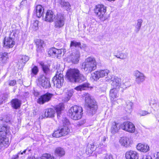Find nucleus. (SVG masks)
Here are the masks:
<instances>
[{
  "label": "nucleus",
  "instance_id": "1",
  "mask_svg": "<svg viewBox=\"0 0 159 159\" xmlns=\"http://www.w3.org/2000/svg\"><path fill=\"white\" fill-rule=\"evenodd\" d=\"M66 76L69 81L73 83H81L87 81L85 77L80 73L77 69H69L66 73Z\"/></svg>",
  "mask_w": 159,
  "mask_h": 159
},
{
  "label": "nucleus",
  "instance_id": "2",
  "mask_svg": "<svg viewBox=\"0 0 159 159\" xmlns=\"http://www.w3.org/2000/svg\"><path fill=\"white\" fill-rule=\"evenodd\" d=\"M84 98L85 102V105L88 107L87 112L90 116H93L95 114L97 108L96 101L91 98L90 95L88 93L84 94Z\"/></svg>",
  "mask_w": 159,
  "mask_h": 159
},
{
  "label": "nucleus",
  "instance_id": "3",
  "mask_svg": "<svg viewBox=\"0 0 159 159\" xmlns=\"http://www.w3.org/2000/svg\"><path fill=\"white\" fill-rule=\"evenodd\" d=\"M97 65L95 58L92 57H89L86 58L83 63L82 68L85 71L90 73L96 69Z\"/></svg>",
  "mask_w": 159,
  "mask_h": 159
},
{
  "label": "nucleus",
  "instance_id": "4",
  "mask_svg": "<svg viewBox=\"0 0 159 159\" xmlns=\"http://www.w3.org/2000/svg\"><path fill=\"white\" fill-rule=\"evenodd\" d=\"M10 131L9 127L6 125H0V148L8 145L9 139L6 137V135Z\"/></svg>",
  "mask_w": 159,
  "mask_h": 159
},
{
  "label": "nucleus",
  "instance_id": "5",
  "mask_svg": "<svg viewBox=\"0 0 159 159\" xmlns=\"http://www.w3.org/2000/svg\"><path fill=\"white\" fill-rule=\"evenodd\" d=\"M83 114L82 107L76 105L72 106L69 110V116L71 119L74 120L80 119Z\"/></svg>",
  "mask_w": 159,
  "mask_h": 159
},
{
  "label": "nucleus",
  "instance_id": "6",
  "mask_svg": "<svg viewBox=\"0 0 159 159\" xmlns=\"http://www.w3.org/2000/svg\"><path fill=\"white\" fill-rule=\"evenodd\" d=\"M19 32L17 29H15L11 32L8 37H5L4 39V46L7 48H12L15 45V37L17 35Z\"/></svg>",
  "mask_w": 159,
  "mask_h": 159
},
{
  "label": "nucleus",
  "instance_id": "7",
  "mask_svg": "<svg viewBox=\"0 0 159 159\" xmlns=\"http://www.w3.org/2000/svg\"><path fill=\"white\" fill-rule=\"evenodd\" d=\"M106 11V7L103 5H97L95 10V12L98 17L102 21L107 19L105 14Z\"/></svg>",
  "mask_w": 159,
  "mask_h": 159
},
{
  "label": "nucleus",
  "instance_id": "8",
  "mask_svg": "<svg viewBox=\"0 0 159 159\" xmlns=\"http://www.w3.org/2000/svg\"><path fill=\"white\" fill-rule=\"evenodd\" d=\"M52 81L54 86L57 88H61L63 85L64 82L63 71L57 72L52 79Z\"/></svg>",
  "mask_w": 159,
  "mask_h": 159
},
{
  "label": "nucleus",
  "instance_id": "9",
  "mask_svg": "<svg viewBox=\"0 0 159 159\" xmlns=\"http://www.w3.org/2000/svg\"><path fill=\"white\" fill-rule=\"evenodd\" d=\"M54 22V27L56 28H60L64 25L66 18L63 14L61 13H57L55 17Z\"/></svg>",
  "mask_w": 159,
  "mask_h": 159
},
{
  "label": "nucleus",
  "instance_id": "10",
  "mask_svg": "<svg viewBox=\"0 0 159 159\" xmlns=\"http://www.w3.org/2000/svg\"><path fill=\"white\" fill-rule=\"evenodd\" d=\"M38 84L43 88L46 89L51 87V84L48 79L43 75L40 76L38 79Z\"/></svg>",
  "mask_w": 159,
  "mask_h": 159
},
{
  "label": "nucleus",
  "instance_id": "11",
  "mask_svg": "<svg viewBox=\"0 0 159 159\" xmlns=\"http://www.w3.org/2000/svg\"><path fill=\"white\" fill-rule=\"evenodd\" d=\"M120 127L123 130L130 133H134L135 131L134 125L129 121L124 122L121 124Z\"/></svg>",
  "mask_w": 159,
  "mask_h": 159
},
{
  "label": "nucleus",
  "instance_id": "12",
  "mask_svg": "<svg viewBox=\"0 0 159 159\" xmlns=\"http://www.w3.org/2000/svg\"><path fill=\"white\" fill-rule=\"evenodd\" d=\"M69 131V129L67 126H63L60 129L55 130L52 136L53 137L59 138L67 134Z\"/></svg>",
  "mask_w": 159,
  "mask_h": 159
},
{
  "label": "nucleus",
  "instance_id": "13",
  "mask_svg": "<svg viewBox=\"0 0 159 159\" xmlns=\"http://www.w3.org/2000/svg\"><path fill=\"white\" fill-rule=\"evenodd\" d=\"M134 75L135 77V82L139 84H140L144 82L146 78L143 73L138 70H136L134 72Z\"/></svg>",
  "mask_w": 159,
  "mask_h": 159
},
{
  "label": "nucleus",
  "instance_id": "14",
  "mask_svg": "<svg viewBox=\"0 0 159 159\" xmlns=\"http://www.w3.org/2000/svg\"><path fill=\"white\" fill-rule=\"evenodd\" d=\"M111 85L112 89L117 90H119L121 86V80L117 76H114L111 79Z\"/></svg>",
  "mask_w": 159,
  "mask_h": 159
},
{
  "label": "nucleus",
  "instance_id": "15",
  "mask_svg": "<svg viewBox=\"0 0 159 159\" xmlns=\"http://www.w3.org/2000/svg\"><path fill=\"white\" fill-rule=\"evenodd\" d=\"M108 73L109 70L107 69L97 71L92 74V76L94 80H97L100 78L107 75Z\"/></svg>",
  "mask_w": 159,
  "mask_h": 159
},
{
  "label": "nucleus",
  "instance_id": "16",
  "mask_svg": "<svg viewBox=\"0 0 159 159\" xmlns=\"http://www.w3.org/2000/svg\"><path fill=\"white\" fill-rule=\"evenodd\" d=\"M53 95L49 93L41 96L38 99L37 102L40 104H43L50 101Z\"/></svg>",
  "mask_w": 159,
  "mask_h": 159
},
{
  "label": "nucleus",
  "instance_id": "17",
  "mask_svg": "<svg viewBox=\"0 0 159 159\" xmlns=\"http://www.w3.org/2000/svg\"><path fill=\"white\" fill-rule=\"evenodd\" d=\"M80 57V52L76 51L72 52L69 56L67 57V60L69 62H71L72 63L76 64L79 62Z\"/></svg>",
  "mask_w": 159,
  "mask_h": 159
},
{
  "label": "nucleus",
  "instance_id": "18",
  "mask_svg": "<svg viewBox=\"0 0 159 159\" xmlns=\"http://www.w3.org/2000/svg\"><path fill=\"white\" fill-rule=\"evenodd\" d=\"M56 17V16L52 11L48 10L45 14V20L50 22H52Z\"/></svg>",
  "mask_w": 159,
  "mask_h": 159
},
{
  "label": "nucleus",
  "instance_id": "19",
  "mask_svg": "<svg viewBox=\"0 0 159 159\" xmlns=\"http://www.w3.org/2000/svg\"><path fill=\"white\" fill-rule=\"evenodd\" d=\"M55 112L54 109L50 108L46 109L44 114L39 117V119H42L44 117H52L54 116Z\"/></svg>",
  "mask_w": 159,
  "mask_h": 159
},
{
  "label": "nucleus",
  "instance_id": "20",
  "mask_svg": "<svg viewBox=\"0 0 159 159\" xmlns=\"http://www.w3.org/2000/svg\"><path fill=\"white\" fill-rule=\"evenodd\" d=\"M126 159H138V153L136 151L130 150L126 152L125 154Z\"/></svg>",
  "mask_w": 159,
  "mask_h": 159
},
{
  "label": "nucleus",
  "instance_id": "21",
  "mask_svg": "<svg viewBox=\"0 0 159 159\" xmlns=\"http://www.w3.org/2000/svg\"><path fill=\"white\" fill-rule=\"evenodd\" d=\"M44 11L43 7L41 5H38L35 8L34 14L36 15L38 18H40L43 16Z\"/></svg>",
  "mask_w": 159,
  "mask_h": 159
},
{
  "label": "nucleus",
  "instance_id": "22",
  "mask_svg": "<svg viewBox=\"0 0 159 159\" xmlns=\"http://www.w3.org/2000/svg\"><path fill=\"white\" fill-rule=\"evenodd\" d=\"M137 149L139 151L146 152L149 150V147L146 144L139 143L136 146Z\"/></svg>",
  "mask_w": 159,
  "mask_h": 159
},
{
  "label": "nucleus",
  "instance_id": "23",
  "mask_svg": "<svg viewBox=\"0 0 159 159\" xmlns=\"http://www.w3.org/2000/svg\"><path fill=\"white\" fill-rule=\"evenodd\" d=\"M8 59V53L6 52L0 53V65L7 63Z\"/></svg>",
  "mask_w": 159,
  "mask_h": 159
},
{
  "label": "nucleus",
  "instance_id": "24",
  "mask_svg": "<svg viewBox=\"0 0 159 159\" xmlns=\"http://www.w3.org/2000/svg\"><path fill=\"white\" fill-rule=\"evenodd\" d=\"M120 143L122 146L126 148L129 147L130 144L129 138L126 137L121 138L120 139Z\"/></svg>",
  "mask_w": 159,
  "mask_h": 159
},
{
  "label": "nucleus",
  "instance_id": "25",
  "mask_svg": "<svg viewBox=\"0 0 159 159\" xmlns=\"http://www.w3.org/2000/svg\"><path fill=\"white\" fill-rule=\"evenodd\" d=\"M116 89H112L110 90L109 96L111 102L116 100V98L118 97V94Z\"/></svg>",
  "mask_w": 159,
  "mask_h": 159
},
{
  "label": "nucleus",
  "instance_id": "26",
  "mask_svg": "<svg viewBox=\"0 0 159 159\" xmlns=\"http://www.w3.org/2000/svg\"><path fill=\"white\" fill-rule=\"evenodd\" d=\"M119 125L115 122H113L111 125V132L112 134H115L118 132L119 129Z\"/></svg>",
  "mask_w": 159,
  "mask_h": 159
},
{
  "label": "nucleus",
  "instance_id": "27",
  "mask_svg": "<svg viewBox=\"0 0 159 159\" xmlns=\"http://www.w3.org/2000/svg\"><path fill=\"white\" fill-rule=\"evenodd\" d=\"M59 3L61 7L65 9L67 11L70 10V5L69 2H66L64 0H60Z\"/></svg>",
  "mask_w": 159,
  "mask_h": 159
},
{
  "label": "nucleus",
  "instance_id": "28",
  "mask_svg": "<svg viewBox=\"0 0 159 159\" xmlns=\"http://www.w3.org/2000/svg\"><path fill=\"white\" fill-rule=\"evenodd\" d=\"M64 109V105L63 103H60L57 106L56 110L57 113V117L58 119H60L61 117V111Z\"/></svg>",
  "mask_w": 159,
  "mask_h": 159
},
{
  "label": "nucleus",
  "instance_id": "29",
  "mask_svg": "<svg viewBox=\"0 0 159 159\" xmlns=\"http://www.w3.org/2000/svg\"><path fill=\"white\" fill-rule=\"evenodd\" d=\"M55 154L58 156L61 157L64 156L65 153L64 149L58 147L55 150Z\"/></svg>",
  "mask_w": 159,
  "mask_h": 159
},
{
  "label": "nucleus",
  "instance_id": "30",
  "mask_svg": "<svg viewBox=\"0 0 159 159\" xmlns=\"http://www.w3.org/2000/svg\"><path fill=\"white\" fill-rule=\"evenodd\" d=\"M20 102L18 99H13L11 101V107L14 109H18L20 107Z\"/></svg>",
  "mask_w": 159,
  "mask_h": 159
},
{
  "label": "nucleus",
  "instance_id": "31",
  "mask_svg": "<svg viewBox=\"0 0 159 159\" xmlns=\"http://www.w3.org/2000/svg\"><path fill=\"white\" fill-rule=\"evenodd\" d=\"M40 65L42 68L43 70L44 73L47 74L50 72V70L49 69L50 66L48 65L44 64V63L42 62H40L39 63Z\"/></svg>",
  "mask_w": 159,
  "mask_h": 159
},
{
  "label": "nucleus",
  "instance_id": "32",
  "mask_svg": "<svg viewBox=\"0 0 159 159\" xmlns=\"http://www.w3.org/2000/svg\"><path fill=\"white\" fill-rule=\"evenodd\" d=\"M89 84L87 82L80 85L75 88V89L78 91H82L85 90L89 87Z\"/></svg>",
  "mask_w": 159,
  "mask_h": 159
},
{
  "label": "nucleus",
  "instance_id": "33",
  "mask_svg": "<svg viewBox=\"0 0 159 159\" xmlns=\"http://www.w3.org/2000/svg\"><path fill=\"white\" fill-rule=\"evenodd\" d=\"M143 22V20L142 19H139L137 20V23L135 26V32L138 33L140 30L142 24Z\"/></svg>",
  "mask_w": 159,
  "mask_h": 159
},
{
  "label": "nucleus",
  "instance_id": "34",
  "mask_svg": "<svg viewBox=\"0 0 159 159\" xmlns=\"http://www.w3.org/2000/svg\"><path fill=\"white\" fill-rule=\"evenodd\" d=\"M133 105V103L130 101H128L126 102V106L125 109L127 112L130 113L131 112Z\"/></svg>",
  "mask_w": 159,
  "mask_h": 159
},
{
  "label": "nucleus",
  "instance_id": "35",
  "mask_svg": "<svg viewBox=\"0 0 159 159\" xmlns=\"http://www.w3.org/2000/svg\"><path fill=\"white\" fill-rule=\"evenodd\" d=\"M37 48V51H39L41 49L44 44V42L41 39H37L35 42Z\"/></svg>",
  "mask_w": 159,
  "mask_h": 159
},
{
  "label": "nucleus",
  "instance_id": "36",
  "mask_svg": "<svg viewBox=\"0 0 159 159\" xmlns=\"http://www.w3.org/2000/svg\"><path fill=\"white\" fill-rule=\"evenodd\" d=\"M94 144L93 143L88 145L86 148V152L91 154L94 151Z\"/></svg>",
  "mask_w": 159,
  "mask_h": 159
},
{
  "label": "nucleus",
  "instance_id": "37",
  "mask_svg": "<svg viewBox=\"0 0 159 159\" xmlns=\"http://www.w3.org/2000/svg\"><path fill=\"white\" fill-rule=\"evenodd\" d=\"M78 47L80 48H81V45L80 42H77L75 41H71L70 44V47Z\"/></svg>",
  "mask_w": 159,
  "mask_h": 159
},
{
  "label": "nucleus",
  "instance_id": "38",
  "mask_svg": "<svg viewBox=\"0 0 159 159\" xmlns=\"http://www.w3.org/2000/svg\"><path fill=\"white\" fill-rule=\"evenodd\" d=\"M39 159H56L55 158L48 153L43 154Z\"/></svg>",
  "mask_w": 159,
  "mask_h": 159
},
{
  "label": "nucleus",
  "instance_id": "39",
  "mask_svg": "<svg viewBox=\"0 0 159 159\" xmlns=\"http://www.w3.org/2000/svg\"><path fill=\"white\" fill-rule=\"evenodd\" d=\"M8 95L7 94H3L0 98V105L2 104L3 102H5L7 98Z\"/></svg>",
  "mask_w": 159,
  "mask_h": 159
},
{
  "label": "nucleus",
  "instance_id": "40",
  "mask_svg": "<svg viewBox=\"0 0 159 159\" xmlns=\"http://www.w3.org/2000/svg\"><path fill=\"white\" fill-rule=\"evenodd\" d=\"M74 93L73 89H70L67 91L66 93V94L67 96V97L66 101H68L70 98L72 96L73 94Z\"/></svg>",
  "mask_w": 159,
  "mask_h": 159
},
{
  "label": "nucleus",
  "instance_id": "41",
  "mask_svg": "<svg viewBox=\"0 0 159 159\" xmlns=\"http://www.w3.org/2000/svg\"><path fill=\"white\" fill-rule=\"evenodd\" d=\"M149 114L148 111L142 110L139 111L138 113V115L140 116H145Z\"/></svg>",
  "mask_w": 159,
  "mask_h": 159
},
{
  "label": "nucleus",
  "instance_id": "42",
  "mask_svg": "<svg viewBox=\"0 0 159 159\" xmlns=\"http://www.w3.org/2000/svg\"><path fill=\"white\" fill-rule=\"evenodd\" d=\"M56 48H52L50 49L48 51V54L50 56H55Z\"/></svg>",
  "mask_w": 159,
  "mask_h": 159
},
{
  "label": "nucleus",
  "instance_id": "43",
  "mask_svg": "<svg viewBox=\"0 0 159 159\" xmlns=\"http://www.w3.org/2000/svg\"><path fill=\"white\" fill-rule=\"evenodd\" d=\"M38 71V67L36 66H34L31 69V75H36Z\"/></svg>",
  "mask_w": 159,
  "mask_h": 159
},
{
  "label": "nucleus",
  "instance_id": "44",
  "mask_svg": "<svg viewBox=\"0 0 159 159\" xmlns=\"http://www.w3.org/2000/svg\"><path fill=\"white\" fill-rule=\"evenodd\" d=\"M29 59V57L25 55L23 56L21 59V61L23 64H25Z\"/></svg>",
  "mask_w": 159,
  "mask_h": 159
},
{
  "label": "nucleus",
  "instance_id": "45",
  "mask_svg": "<svg viewBox=\"0 0 159 159\" xmlns=\"http://www.w3.org/2000/svg\"><path fill=\"white\" fill-rule=\"evenodd\" d=\"M27 150V149H25L22 152H21V151H20L19 153H18V154L13 155L11 159H17L19 157L18 154H21L22 155L23 153H25Z\"/></svg>",
  "mask_w": 159,
  "mask_h": 159
},
{
  "label": "nucleus",
  "instance_id": "46",
  "mask_svg": "<svg viewBox=\"0 0 159 159\" xmlns=\"http://www.w3.org/2000/svg\"><path fill=\"white\" fill-rule=\"evenodd\" d=\"M62 52V49H57L56 48L55 56H57V58L60 57Z\"/></svg>",
  "mask_w": 159,
  "mask_h": 159
},
{
  "label": "nucleus",
  "instance_id": "47",
  "mask_svg": "<svg viewBox=\"0 0 159 159\" xmlns=\"http://www.w3.org/2000/svg\"><path fill=\"white\" fill-rule=\"evenodd\" d=\"M62 120L64 126H66L65 125H67L70 124L69 120L66 118H63Z\"/></svg>",
  "mask_w": 159,
  "mask_h": 159
},
{
  "label": "nucleus",
  "instance_id": "48",
  "mask_svg": "<svg viewBox=\"0 0 159 159\" xmlns=\"http://www.w3.org/2000/svg\"><path fill=\"white\" fill-rule=\"evenodd\" d=\"M16 84V81L15 80H10L9 82V84L10 86H13Z\"/></svg>",
  "mask_w": 159,
  "mask_h": 159
},
{
  "label": "nucleus",
  "instance_id": "49",
  "mask_svg": "<svg viewBox=\"0 0 159 159\" xmlns=\"http://www.w3.org/2000/svg\"><path fill=\"white\" fill-rule=\"evenodd\" d=\"M157 102H158L156 100L152 99L151 100L150 104V105L152 107L153 106H154L155 104Z\"/></svg>",
  "mask_w": 159,
  "mask_h": 159
},
{
  "label": "nucleus",
  "instance_id": "50",
  "mask_svg": "<svg viewBox=\"0 0 159 159\" xmlns=\"http://www.w3.org/2000/svg\"><path fill=\"white\" fill-rule=\"evenodd\" d=\"M120 58L122 59H125L127 57L126 55L124 53H121L120 54Z\"/></svg>",
  "mask_w": 159,
  "mask_h": 159
},
{
  "label": "nucleus",
  "instance_id": "51",
  "mask_svg": "<svg viewBox=\"0 0 159 159\" xmlns=\"http://www.w3.org/2000/svg\"><path fill=\"white\" fill-rule=\"evenodd\" d=\"M93 25H88V27H89V28L88 29V30L89 32H92L93 30Z\"/></svg>",
  "mask_w": 159,
  "mask_h": 159
},
{
  "label": "nucleus",
  "instance_id": "52",
  "mask_svg": "<svg viewBox=\"0 0 159 159\" xmlns=\"http://www.w3.org/2000/svg\"><path fill=\"white\" fill-rule=\"evenodd\" d=\"M104 159H113L112 156L111 154H107Z\"/></svg>",
  "mask_w": 159,
  "mask_h": 159
},
{
  "label": "nucleus",
  "instance_id": "53",
  "mask_svg": "<svg viewBox=\"0 0 159 159\" xmlns=\"http://www.w3.org/2000/svg\"><path fill=\"white\" fill-rule=\"evenodd\" d=\"M152 107L158 110L159 109V103L158 102H157V103L155 104Z\"/></svg>",
  "mask_w": 159,
  "mask_h": 159
},
{
  "label": "nucleus",
  "instance_id": "54",
  "mask_svg": "<svg viewBox=\"0 0 159 159\" xmlns=\"http://www.w3.org/2000/svg\"><path fill=\"white\" fill-rule=\"evenodd\" d=\"M38 21H36L33 23V25L35 27H37L38 26Z\"/></svg>",
  "mask_w": 159,
  "mask_h": 159
},
{
  "label": "nucleus",
  "instance_id": "55",
  "mask_svg": "<svg viewBox=\"0 0 159 159\" xmlns=\"http://www.w3.org/2000/svg\"><path fill=\"white\" fill-rule=\"evenodd\" d=\"M34 95L36 96L37 97L39 95V93L38 92L34 91Z\"/></svg>",
  "mask_w": 159,
  "mask_h": 159
},
{
  "label": "nucleus",
  "instance_id": "56",
  "mask_svg": "<svg viewBox=\"0 0 159 159\" xmlns=\"http://www.w3.org/2000/svg\"><path fill=\"white\" fill-rule=\"evenodd\" d=\"M26 2V0H23L21 2L20 4L21 5H24Z\"/></svg>",
  "mask_w": 159,
  "mask_h": 159
},
{
  "label": "nucleus",
  "instance_id": "57",
  "mask_svg": "<svg viewBox=\"0 0 159 159\" xmlns=\"http://www.w3.org/2000/svg\"><path fill=\"white\" fill-rule=\"evenodd\" d=\"M145 159H152V157L150 156H148L146 157Z\"/></svg>",
  "mask_w": 159,
  "mask_h": 159
},
{
  "label": "nucleus",
  "instance_id": "58",
  "mask_svg": "<svg viewBox=\"0 0 159 159\" xmlns=\"http://www.w3.org/2000/svg\"><path fill=\"white\" fill-rule=\"evenodd\" d=\"M106 137L105 136H104L103 137V138H102V141L103 142H105L106 141Z\"/></svg>",
  "mask_w": 159,
  "mask_h": 159
},
{
  "label": "nucleus",
  "instance_id": "59",
  "mask_svg": "<svg viewBox=\"0 0 159 159\" xmlns=\"http://www.w3.org/2000/svg\"><path fill=\"white\" fill-rule=\"evenodd\" d=\"M29 93L28 92H26V93H24V96H26V97L27 96L29 95Z\"/></svg>",
  "mask_w": 159,
  "mask_h": 159
},
{
  "label": "nucleus",
  "instance_id": "60",
  "mask_svg": "<svg viewBox=\"0 0 159 159\" xmlns=\"http://www.w3.org/2000/svg\"><path fill=\"white\" fill-rule=\"evenodd\" d=\"M157 159H159V152L157 153Z\"/></svg>",
  "mask_w": 159,
  "mask_h": 159
},
{
  "label": "nucleus",
  "instance_id": "61",
  "mask_svg": "<svg viewBox=\"0 0 159 159\" xmlns=\"http://www.w3.org/2000/svg\"><path fill=\"white\" fill-rule=\"evenodd\" d=\"M86 47V45L85 44H83V46H81L82 48H84Z\"/></svg>",
  "mask_w": 159,
  "mask_h": 159
},
{
  "label": "nucleus",
  "instance_id": "62",
  "mask_svg": "<svg viewBox=\"0 0 159 159\" xmlns=\"http://www.w3.org/2000/svg\"><path fill=\"white\" fill-rule=\"evenodd\" d=\"M85 122H86V120H83V123H82V124H83L84 123H85Z\"/></svg>",
  "mask_w": 159,
  "mask_h": 159
},
{
  "label": "nucleus",
  "instance_id": "63",
  "mask_svg": "<svg viewBox=\"0 0 159 159\" xmlns=\"http://www.w3.org/2000/svg\"><path fill=\"white\" fill-rule=\"evenodd\" d=\"M116 57L117 58H120V57H118L117 56H116Z\"/></svg>",
  "mask_w": 159,
  "mask_h": 159
},
{
  "label": "nucleus",
  "instance_id": "64",
  "mask_svg": "<svg viewBox=\"0 0 159 159\" xmlns=\"http://www.w3.org/2000/svg\"><path fill=\"white\" fill-rule=\"evenodd\" d=\"M84 27L85 28V25H84Z\"/></svg>",
  "mask_w": 159,
  "mask_h": 159
}]
</instances>
